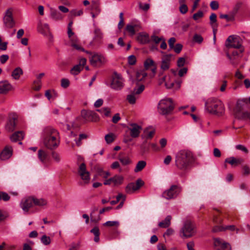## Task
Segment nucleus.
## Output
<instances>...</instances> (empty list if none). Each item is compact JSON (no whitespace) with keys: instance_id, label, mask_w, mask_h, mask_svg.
<instances>
[{"instance_id":"nucleus-13","label":"nucleus","mask_w":250,"mask_h":250,"mask_svg":"<svg viewBox=\"0 0 250 250\" xmlns=\"http://www.w3.org/2000/svg\"><path fill=\"white\" fill-rule=\"evenodd\" d=\"M78 173L81 179L84 181L85 184H88L90 181V173L86 170V165L84 163H82L78 168Z\"/></svg>"},{"instance_id":"nucleus-52","label":"nucleus","mask_w":250,"mask_h":250,"mask_svg":"<svg viewBox=\"0 0 250 250\" xmlns=\"http://www.w3.org/2000/svg\"><path fill=\"white\" fill-rule=\"evenodd\" d=\"M70 82L67 79L63 78L61 80V86L66 88L69 86Z\"/></svg>"},{"instance_id":"nucleus-39","label":"nucleus","mask_w":250,"mask_h":250,"mask_svg":"<svg viewBox=\"0 0 250 250\" xmlns=\"http://www.w3.org/2000/svg\"><path fill=\"white\" fill-rule=\"evenodd\" d=\"M248 104V100L246 98L239 99L237 102V106L238 108H241L245 106Z\"/></svg>"},{"instance_id":"nucleus-43","label":"nucleus","mask_w":250,"mask_h":250,"mask_svg":"<svg viewBox=\"0 0 250 250\" xmlns=\"http://www.w3.org/2000/svg\"><path fill=\"white\" fill-rule=\"evenodd\" d=\"M51 17L53 19L58 20L62 19V16L60 13L56 10H53L51 12Z\"/></svg>"},{"instance_id":"nucleus-3","label":"nucleus","mask_w":250,"mask_h":250,"mask_svg":"<svg viewBox=\"0 0 250 250\" xmlns=\"http://www.w3.org/2000/svg\"><path fill=\"white\" fill-rule=\"evenodd\" d=\"M181 191L182 188L180 186L173 185L163 192L162 196L167 200L174 199L178 196Z\"/></svg>"},{"instance_id":"nucleus-2","label":"nucleus","mask_w":250,"mask_h":250,"mask_svg":"<svg viewBox=\"0 0 250 250\" xmlns=\"http://www.w3.org/2000/svg\"><path fill=\"white\" fill-rule=\"evenodd\" d=\"M196 232V227L194 223L187 220L184 222L183 226L179 231V235L183 239H187L194 236Z\"/></svg>"},{"instance_id":"nucleus-14","label":"nucleus","mask_w":250,"mask_h":250,"mask_svg":"<svg viewBox=\"0 0 250 250\" xmlns=\"http://www.w3.org/2000/svg\"><path fill=\"white\" fill-rule=\"evenodd\" d=\"M213 240L214 247L216 250H231L229 244L225 242L223 240L216 238Z\"/></svg>"},{"instance_id":"nucleus-46","label":"nucleus","mask_w":250,"mask_h":250,"mask_svg":"<svg viewBox=\"0 0 250 250\" xmlns=\"http://www.w3.org/2000/svg\"><path fill=\"white\" fill-rule=\"evenodd\" d=\"M120 223L117 221H107L104 224V225L107 227H115L118 228L119 226Z\"/></svg>"},{"instance_id":"nucleus-22","label":"nucleus","mask_w":250,"mask_h":250,"mask_svg":"<svg viewBox=\"0 0 250 250\" xmlns=\"http://www.w3.org/2000/svg\"><path fill=\"white\" fill-rule=\"evenodd\" d=\"M12 155V148L11 146H6L0 153V159L1 160H6L9 159Z\"/></svg>"},{"instance_id":"nucleus-41","label":"nucleus","mask_w":250,"mask_h":250,"mask_svg":"<svg viewBox=\"0 0 250 250\" xmlns=\"http://www.w3.org/2000/svg\"><path fill=\"white\" fill-rule=\"evenodd\" d=\"M144 133L146 139H151L154 135L155 130L152 129L149 131V128H147L144 130Z\"/></svg>"},{"instance_id":"nucleus-50","label":"nucleus","mask_w":250,"mask_h":250,"mask_svg":"<svg viewBox=\"0 0 250 250\" xmlns=\"http://www.w3.org/2000/svg\"><path fill=\"white\" fill-rule=\"evenodd\" d=\"M114 134L113 133H110L106 134L105 136V140L107 144H109L113 142L114 140Z\"/></svg>"},{"instance_id":"nucleus-61","label":"nucleus","mask_w":250,"mask_h":250,"mask_svg":"<svg viewBox=\"0 0 250 250\" xmlns=\"http://www.w3.org/2000/svg\"><path fill=\"white\" fill-rule=\"evenodd\" d=\"M210 6L212 10H215L219 8V3L217 1H212L210 3Z\"/></svg>"},{"instance_id":"nucleus-44","label":"nucleus","mask_w":250,"mask_h":250,"mask_svg":"<svg viewBox=\"0 0 250 250\" xmlns=\"http://www.w3.org/2000/svg\"><path fill=\"white\" fill-rule=\"evenodd\" d=\"M154 62L151 59H146L144 62V66L146 69H148L150 66H154Z\"/></svg>"},{"instance_id":"nucleus-31","label":"nucleus","mask_w":250,"mask_h":250,"mask_svg":"<svg viewBox=\"0 0 250 250\" xmlns=\"http://www.w3.org/2000/svg\"><path fill=\"white\" fill-rule=\"evenodd\" d=\"M22 74L23 71L22 69L20 67H18L12 71L11 76L15 80H19Z\"/></svg>"},{"instance_id":"nucleus-12","label":"nucleus","mask_w":250,"mask_h":250,"mask_svg":"<svg viewBox=\"0 0 250 250\" xmlns=\"http://www.w3.org/2000/svg\"><path fill=\"white\" fill-rule=\"evenodd\" d=\"M58 134L59 132L57 129L50 126H46L44 128L42 133L43 142Z\"/></svg>"},{"instance_id":"nucleus-47","label":"nucleus","mask_w":250,"mask_h":250,"mask_svg":"<svg viewBox=\"0 0 250 250\" xmlns=\"http://www.w3.org/2000/svg\"><path fill=\"white\" fill-rule=\"evenodd\" d=\"M193 41L196 43H201L203 41V38L198 34H195L193 37Z\"/></svg>"},{"instance_id":"nucleus-21","label":"nucleus","mask_w":250,"mask_h":250,"mask_svg":"<svg viewBox=\"0 0 250 250\" xmlns=\"http://www.w3.org/2000/svg\"><path fill=\"white\" fill-rule=\"evenodd\" d=\"M33 204L34 197H28L22 201L21 206L24 211L28 212L29 209L32 207Z\"/></svg>"},{"instance_id":"nucleus-19","label":"nucleus","mask_w":250,"mask_h":250,"mask_svg":"<svg viewBox=\"0 0 250 250\" xmlns=\"http://www.w3.org/2000/svg\"><path fill=\"white\" fill-rule=\"evenodd\" d=\"M130 127L128 129L130 130V135L132 138H137L139 137L141 130V126L135 123H132L129 125Z\"/></svg>"},{"instance_id":"nucleus-57","label":"nucleus","mask_w":250,"mask_h":250,"mask_svg":"<svg viewBox=\"0 0 250 250\" xmlns=\"http://www.w3.org/2000/svg\"><path fill=\"white\" fill-rule=\"evenodd\" d=\"M179 11L183 14H186L188 11V7L186 4L180 5Z\"/></svg>"},{"instance_id":"nucleus-1","label":"nucleus","mask_w":250,"mask_h":250,"mask_svg":"<svg viewBox=\"0 0 250 250\" xmlns=\"http://www.w3.org/2000/svg\"><path fill=\"white\" fill-rule=\"evenodd\" d=\"M192 153L187 150H180L176 156L175 163L181 170H186L194 162Z\"/></svg>"},{"instance_id":"nucleus-16","label":"nucleus","mask_w":250,"mask_h":250,"mask_svg":"<svg viewBox=\"0 0 250 250\" xmlns=\"http://www.w3.org/2000/svg\"><path fill=\"white\" fill-rule=\"evenodd\" d=\"M175 107V104L171 99H163L158 104V109H173Z\"/></svg>"},{"instance_id":"nucleus-63","label":"nucleus","mask_w":250,"mask_h":250,"mask_svg":"<svg viewBox=\"0 0 250 250\" xmlns=\"http://www.w3.org/2000/svg\"><path fill=\"white\" fill-rule=\"evenodd\" d=\"M127 100L128 102L131 104H134L136 101V98L133 95H129L127 97Z\"/></svg>"},{"instance_id":"nucleus-17","label":"nucleus","mask_w":250,"mask_h":250,"mask_svg":"<svg viewBox=\"0 0 250 250\" xmlns=\"http://www.w3.org/2000/svg\"><path fill=\"white\" fill-rule=\"evenodd\" d=\"M144 182L140 179H138L135 183H131L126 187V192L128 193H131L139 189L143 185Z\"/></svg>"},{"instance_id":"nucleus-48","label":"nucleus","mask_w":250,"mask_h":250,"mask_svg":"<svg viewBox=\"0 0 250 250\" xmlns=\"http://www.w3.org/2000/svg\"><path fill=\"white\" fill-rule=\"evenodd\" d=\"M119 160L123 165H127L131 163V161L127 156L119 157Z\"/></svg>"},{"instance_id":"nucleus-24","label":"nucleus","mask_w":250,"mask_h":250,"mask_svg":"<svg viewBox=\"0 0 250 250\" xmlns=\"http://www.w3.org/2000/svg\"><path fill=\"white\" fill-rule=\"evenodd\" d=\"M38 156L39 160L43 164H46L49 160L48 154L44 150L40 149L38 152Z\"/></svg>"},{"instance_id":"nucleus-6","label":"nucleus","mask_w":250,"mask_h":250,"mask_svg":"<svg viewBox=\"0 0 250 250\" xmlns=\"http://www.w3.org/2000/svg\"><path fill=\"white\" fill-rule=\"evenodd\" d=\"M3 21L4 26L6 29H11L15 26L16 23L13 17V10L11 8L6 11Z\"/></svg>"},{"instance_id":"nucleus-32","label":"nucleus","mask_w":250,"mask_h":250,"mask_svg":"<svg viewBox=\"0 0 250 250\" xmlns=\"http://www.w3.org/2000/svg\"><path fill=\"white\" fill-rule=\"evenodd\" d=\"M147 74L145 70H140L137 71L136 79L138 82H141L147 76Z\"/></svg>"},{"instance_id":"nucleus-5","label":"nucleus","mask_w":250,"mask_h":250,"mask_svg":"<svg viewBox=\"0 0 250 250\" xmlns=\"http://www.w3.org/2000/svg\"><path fill=\"white\" fill-rule=\"evenodd\" d=\"M207 109H224L225 106L223 102L216 98H210L205 103Z\"/></svg>"},{"instance_id":"nucleus-15","label":"nucleus","mask_w":250,"mask_h":250,"mask_svg":"<svg viewBox=\"0 0 250 250\" xmlns=\"http://www.w3.org/2000/svg\"><path fill=\"white\" fill-rule=\"evenodd\" d=\"M106 60L104 57L98 54H94L90 58V62L93 66H99L105 63Z\"/></svg>"},{"instance_id":"nucleus-18","label":"nucleus","mask_w":250,"mask_h":250,"mask_svg":"<svg viewBox=\"0 0 250 250\" xmlns=\"http://www.w3.org/2000/svg\"><path fill=\"white\" fill-rule=\"evenodd\" d=\"M232 114L239 120H250V110H233Z\"/></svg>"},{"instance_id":"nucleus-9","label":"nucleus","mask_w":250,"mask_h":250,"mask_svg":"<svg viewBox=\"0 0 250 250\" xmlns=\"http://www.w3.org/2000/svg\"><path fill=\"white\" fill-rule=\"evenodd\" d=\"M18 119V115L14 112H12L9 115L8 122L5 125V129L9 132H12L15 129L16 122Z\"/></svg>"},{"instance_id":"nucleus-10","label":"nucleus","mask_w":250,"mask_h":250,"mask_svg":"<svg viewBox=\"0 0 250 250\" xmlns=\"http://www.w3.org/2000/svg\"><path fill=\"white\" fill-rule=\"evenodd\" d=\"M81 117L84 121L97 122L99 117L94 110H82Z\"/></svg>"},{"instance_id":"nucleus-26","label":"nucleus","mask_w":250,"mask_h":250,"mask_svg":"<svg viewBox=\"0 0 250 250\" xmlns=\"http://www.w3.org/2000/svg\"><path fill=\"white\" fill-rule=\"evenodd\" d=\"M244 162V160L242 158H235L234 157H231L227 158L225 161V163H229L230 165H231L232 166L235 167L237 166L239 164H241V163Z\"/></svg>"},{"instance_id":"nucleus-58","label":"nucleus","mask_w":250,"mask_h":250,"mask_svg":"<svg viewBox=\"0 0 250 250\" xmlns=\"http://www.w3.org/2000/svg\"><path fill=\"white\" fill-rule=\"evenodd\" d=\"M95 38L97 39H101L103 37V34L99 28H95L94 30Z\"/></svg>"},{"instance_id":"nucleus-8","label":"nucleus","mask_w":250,"mask_h":250,"mask_svg":"<svg viewBox=\"0 0 250 250\" xmlns=\"http://www.w3.org/2000/svg\"><path fill=\"white\" fill-rule=\"evenodd\" d=\"M123 82L124 81L121 75L117 73H114L111 83V87L116 90H120L124 87Z\"/></svg>"},{"instance_id":"nucleus-25","label":"nucleus","mask_w":250,"mask_h":250,"mask_svg":"<svg viewBox=\"0 0 250 250\" xmlns=\"http://www.w3.org/2000/svg\"><path fill=\"white\" fill-rule=\"evenodd\" d=\"M137 40L141 44L147 43L149 42V35L145 32L140 33L137 37Z\"/></svg>"},{"instance_id":"nucleus-7","label":"nucleus","mask_w":250,"mask_h":250,"mask_svg":"<svg viewBox=\"0 0 250 250\" xmlns=\"http://www.w3.org/2000/svg\"><path fill=\"white\" fill-rule=\"evenodd\" d=\"M43 144L49 149L53 150L57 148L60 143V134L51 137L49 139L44 140Z\"/></svg>"},{"instance_id":"nucleus-29","label":"nucleus","mask_w":250,"mask_h":250,"mask_svg":"<svg viewBox=\"0 0 250 250\" xmlns=\"http://www.w3.org/2000/svg\"><path fill=\"white\" fill-rule=\"evenodd\" d=\"M45 96L48 100H53L56 99L58 96V93L54 89L47 90L45 92Z\"/></svg>"},{"instance_id":"nucleus-4","label":"nucleus","mask_w":250,"mask_h":250,"mask_svg":"<svg viewBox=\"0 0 250 250\" xmlns=\"http://www.w3.org/2000/svg\"><path fill=\"white\" fill-rule=\"evenodd\" d=\"M242 40L241 38L236 35H230L227 39L225 45L228 48H241Z\"/></svg>"},{"instance_id":"nucleus-35","label":"nucleus","mask_w":250,"mask_h":250,"mask_svg":"<svg viewBox=\"0 0 250 250\" xmlns=\"http://www.w3.org/2000/svg\"><path fill=\"white\" fill-rule=\"evenodd\" d=\"M216 18L217 16L214 13H211L209 17L210 24L213 28V31L214 33L215 32V29H216L215 27L216 28L217 26V24L216 23L217 21Z\"/></svg>"},{"instance_id":"nucleus-33","label":"nucleus","mask_w":250,"mask_h":250,"mask_svg":"<svg viewBox=\"0 0 250 250\" xmlns=\"http://www.w3.org/2000/svg\"><path fill=\"white\" fill-rule=\"evenodd\" d=\"M96 170L98 176H101L104 178H107L110 175V173L108 171H104L103 168L100 167H97Z\"/></svg>"},{"instance_id":"nucleus-64","label":"nucleus","mask_w":250,"mask_h":250,"mask_svg":"<svg viewBox=\"0 0 250 250\" xmlns=\"http://www.w3.org/2000/svg\"><path fill=\"white\" fill-rule=\"evenodd\" d=\"M9 59V56L8 55H2L0 56V62L1 63H5Z\"/></svg>"},{"instance_id":"nucleus-23","label":"nucleus","mask_w":250,"mask_h":250,"mask_svg":"<svg viewBox=\"0 0 250 250\" xmlns=\"http://www.w3.org/2000/svg\"><path fill=\"white\" fill-rule=\"evenodd\" d=\"M11 89L12 85L8 81L0 82V94H5Z\"/></svg>"},{"instance_id":"nucleus-42","label":"nucleus","mask_w":250,"mask_h":250,"mask_svg":"<svg viewBox=\"0 0 250 250\" xmlns=\"http://www.w3.org/2000/svg\"><path fill=\"white\" fill-rule=\"evenodd\" d=\"M208 112L210 115L217 117L222 116L224 114L223 110H208Z\"/></svg>"},{"instance_id":"nucleus-56","label":"nucleus","mask_w":250,"mask_h":250,"mask_svg":"<svg viewBox=\"0 0 250 250\" xmlns=\"http://www.w3.org/2000/svg\"><path fill=\"white\" fill-rule=\"evenodd\" d=\"M0 200H3L4 201H7L10 199V196L9 195L3 192H0Z\"/></svg>"},{"instance_id":"nucleus-34","label":"nucleus","mask_w":250,"mask_h":250,"mask_svg":"<svg viewBox=\"0 0 250 250\" xmlns=\"http://www.w3.org/2000/svg\"><path fill=\"white\" fill-rule=\"evenodd\" d=\"M38 28L39 31L43 35H46L49 32V25L47 23L39 25Z\"/></svg>"},{"instance_id":"nucleus-49","label":"nucleus","mask_w":250,"mask_h":250,"mask_svg":"<svg viewBox=\"0 0 250 250\" xmlns=\"http://www.w3.org/2000/svg\"><path fill=\"white\" fill-rule=\"evenodd\" d=\"M228 230L230 231H236V233H238L239 231V229L237 228L234 225H228L224 226V231Z\"/></svg>"},{"instance_id":"nucleus-45","label":"nucleus","mask_w":250,"mask_h":250,"mask_svg":"<svg viewBox=\"0 0 250 250\" xmlns=\"http://www.w3.org/2000/svg\"><path fill=\"white\" fill-rule=\"evenodd\" d=\"M42 243L44 245H48L51 243V239L49 236L43 235L41 238Z\"/></svg>"},{"instance_id":"nucleus-27","label":"nucleus","mask_w":250,"mask_h":250,"mask_svg":"<svg viewBox=\"0 0 250 250\" xmlns=\"http://www.w3.org/2000/svg\"><path fill=\"white\" fill-rule=\"evenodd\" d=\"M24 133L22 131H18L14 133L10 137V140L13 142L21 141L24 138Z\"/></svg>"},{"instance_id":"nucleus-62","label":"nucleus","mask_w":250,"mask_h":250,"mask_svg":"<svg viewBox=\"0 0 250 250\" xmlns=\"http://www.w3.org/2000/svg\"><path fill=\"white\" fill-rule=\"evenodd\" d=\"M183 45L181 44L177 43L175 46H174V48L173 49H174L175 52L178 54L181 51Z\"/></svg>"},{"instance_id":"nucleus-60","label":"nucleus","mask_w":250,"mask_h":250,"mask_svg":"<svg viewBox=\"0 0 250 250\" xmlns=\"http://www.w3.org/2000/svg\"><path fill=\"white\" fill-rule=\"evenodd\" d=\"M52 158L56 162H59L61 160V157L57 152L55 151H53L52 153Z\"/></svg>"},{"instance_id":"nucleus-20","label":"nucleus","mask_w":250,"mask_h":250,"mask_svg":"<svg viewBox=\"0 0 250 250\" xmlns=\"http://www.w3.org/2000/svg\"><path fill=\"white\" fill-rule=\"evenodd\" d=\"M172 55L168 54L164 56L162 59L161 69L163 71L168 70L170 67Z\"/></svg>"},{"instance_id":"nucleus-55","label":"nucleus","mask_w":250,"mask_h":250,"mask_svg":"<svg viewBox=\"0 0 250 250\" xmlns=\"http://www.w3.org/2000/svg\"><path fill=\"white\" fill-rule=\"evenodd\" d=\"M236 149L240 150L247 154L249 152V150L246 147L242 145H237L235 146Z\"/></svg>"},{"instance_id":"nucleus-59","label":"nucleus","mask_w":250,"mask_h":250,"mask_svg":"<svg viewBox=\"0 0 250 250\" xmlns=\"http://www.w3.org/2000/svg\"><path fill=\"white\" fill-rule=\"evenodd\" d=\"M136 62V59L134 55L129 56L128 58V62L130 65H134Z\"/></svg>"},{"instance_id":"nucleus-37","label":"nucleus","mask_w":250,"mask_h":250,"mask_svg":"<svg viewBox=\"0 0 250 250\" xmlns=\"http://www.w3.org/2000/svg\"><path fill=\"white\" fill-rule=\"evenodd\" d=\"M83 68L80 65H75L70 70V73L71 74L73 75H78L82 70Z\"/></svg>"},{"instance_id":"nucleus-30","label":"nucleus","mask_w":250,"mask_h":250,"mask_svg":"<svg viewBox=\"0 0 250 250\" xmlns=\"http://www.w3.org/2000/svg\"><path fill=\"white\" fill-rule=\"evenodd\" d=\"M171 219L172 217L170 215L167 216L164 220L159 223L158 226L162 228H168L171 224Z\"/></svg>"},{"instance_id":"nucleus-38","label":"nucleus","mask_w":250,"mask_h":250,"mask_svg":"<svg viewBox=\"0 0 250 250\" xmlns=\"http://www.w3.org/2000/svg\"><path fill=\"white\" fill-rule=\"evenodd\" d=\"M146 166V162L144 161H139L137 164L136 167L134 169L135 172L141 171Z\"/></svg>"},{"instance_id":"nucleus-40","label":"nucleus","mask_w":250,"mask_h":250,"mask_svg":"<svg viewBox=\"0 0 250 250\" xmlns=\"http://www.w3.org/2000/svg\"><path fill=\"white\" fill-rule=\"evenodd\" d=\"M47 204L46 201L43 199H37L34 198V204L36 206H42Z\"/></svg>"},{"instance_id":"nucleus-51","label":"nucleus","mask_w":250,"mask_h":250,"mask_svg":"<svg viewBox=\"0 0 250 250\" xmlns=\"http://www.w3.org/2000/svg\"><path fill=\"white\" fill-rule=\"evenodd\" d=\"M204 13L202 11H198L197 13L193 15V19L195 21H197L198 19L203 18Z\"/></svg>"},{"instance_id":"nucleus-36","label":"nucleus","mask_w":250,"mask_h":250,"mask_svg":"<svg viewBox=\"0 0 250 250\" xmlns=\"http://www.w3.org/2000/svg\"><path fill=\"white\" fill-rule=\"evenodd\" d=\"M124 180V177L122 176L115 175L113 177V183L115 186L121 185Z\"/></svg>"},{"instance_id":"nucleus-54","label":"nucleus","mask_w":250,"mask_h":250,"mask_svg":"<svg viewBox=\"0 0 250 250\" xmlns=\"http://www.w3.org/2000/svg\"><path fill=\"white\" fill-rule=\"evenodd\" d=\"M159 114L166 118L172 114V110H159Z\"/></svg>"},{"instance_id":"nucleus-53","label":"nucleus","mask_w":250,"mask_h":250,"mask_svg":"<svg viewBox=\"0 0 250 250\" xmlns=\"http://www.w3.org/2000/svg\"><path fill=\"white\" fill-rule=\"evenodd\" d=\"M145 89V86L143 84L140 85L138 87L134 88L133 92L136 94H139L142 93Z\"/></svg>"},{"instance_id":"nucleus-28","label":"nucleus","mask_w":250,"mask_h":250,"mask_svg":"<svg viewBox=\"0 0 250 250\" xmlns=\"http://www.w3.org/2000/svg\"><path fill=\"white\" fill-rule=\"evenodd\" d=\"M182 83V80H179L176 81L175 82H165V85L167 88L170 89L173 88L175 90H177L180 89L181 84Z\"/></svg>"},{"instance_id":"nucleus-11","label":"nucleus","mask_w":250,"mask_h":250,"mask_svg":"<svg viewBox=\"0 0 250 250\" xmlns=\"http://www.w3.org/2000/svg\"><path fill=\"white\" fill-rule=\"evenodd\" d=\"M141 29V23L138 21H132L129 24L126 25L125 27L126 31L131 36H134L136 32Z\"/></svg>"}]
</instances>
